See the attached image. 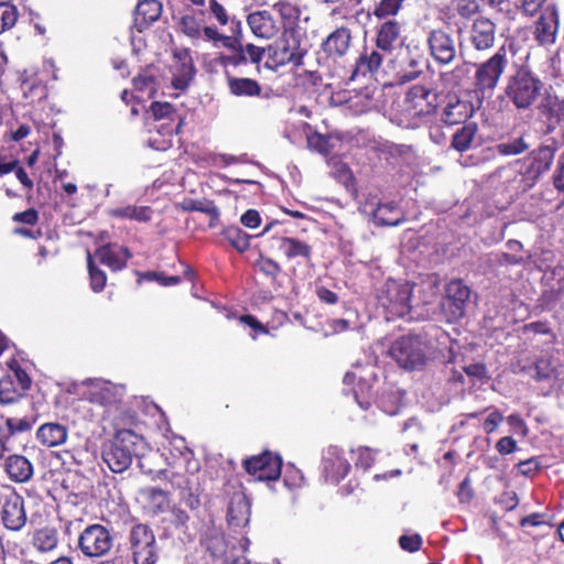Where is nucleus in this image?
I'll use <instances>...</instances> for the list:
<instances>
[{
	"label": "nucleus",
	"mask_w": 564,
	"mask_h": 564,
	"mask_svg": "<svg viewBox=\"0 0 564 564\" xmlns=\"http://www.w3.org/2000/svg\"><path fill=\"white\" fill-rule=\"evenodd\" d=\"M96 256L101 263L118 271L126 267L127 261L131 258V252L126 247L107 245L99 248Z\"/></svg>",
	"instance_id": "28"
},
{
	"label": "nucleus",
	"mask_w": 564,
	"mask_h": 564,
	"mask_svg": "<svg viewBox=\"0 0 564 564\" xmlns=\"http://www.w3.org/2000/svg\"><path fill=\"white\" fill-rule=\"evenodd\" d=\"M487 3L496 12L502 13L508 18H514L519 10L518 0H487Z\"/></svg>",
	"instance_id": "52"
},
{
	"label": "nucleus",
	"mask_w": 564,
	"mask_h": 564,
	"mask_svg": "<svg viewBox=\"0 0 564 564\" xmlns=\"http://www.w3.org/2000/svg\"><path fill=\"white\" fill-rule=\"evenodd\" d=\"M324 471L334 481H339L350 470L349 462L343 456V451L337 446L327 447L323 459Z\"/></svg>",
	"instance_id": "23"
},
{
	"label": "nucleus",
	"mask_w": 564,
	"mask_h": 564,
	"mask_svg": "<svg viewBox=\"0 0 564 564\" xmlns=\"http://www.w3.org/2000/svg\"><path fill=\"white\" fill-rule=\"evenodd\" d=\"M474 112L473 105L456 97L448 99L442 112V121L448 126L465 123Z\"/></svg>",
	"instance_id": "26"
},
{
	"label": "nucleus",
	"mask_w": 564,
	"mask_h": 564,
	"mask_svg": "<svg viewBox=\"0 0 564 564\" xmlns=\"http://www.w3.org/2000/svg\"><path fill=\"white\" fill-rule=\"evenodd\" d=\"M437 95L423 85H414L408 89L403 100L404 111L413 118H421L434 112Z\"/></svg>",
	"instance_id": "13"
},
{
	"label": "nucleus",
	"mask_w": 564,
	"mask_h": 564,
	"mask_svg": "<svg viewBox=\"0 0 564 564\" xmlns=\"http://www.w3.org/2000/svg\"><path fill=\"white\" fill-rule=\"evenodd\" d=\"M330 141V135H324L318 132H314L307 135L308 148L324 155L329 154L334 148Z\"/></svg>",
	"instance_id": "47"
},
{
	"label": "nucleus",
	"mask_w": 564,
	"mask_h": 564,
	"mask_svg": "<svg viewBox=\"0 0 564 564\" xmlns=\"http://www.w3.org/2000/svg\"><path fill=\"white\" fill-rule=\"evenodd\" d=\"M162 13V4L158 0L140 1L135 8L134 28L142 31L151 23L155 22Z\"/></svg>",
	"instance_id": "30"
},
{
	"label": "nucleus",
	"mask_w": 564,
	"mask_h": 564,
	"mask_svg": "<svg viewBox=\"0 0 564 564\" xmlns=\"http://www.w3.org/2000/svg\"><path fill=\"white\" fill-rule=\"evenodd\" d=\"M362 212L372 217L376 226H398L405 219L402 209L393 202L371 199L364 204Z\"/></svg>",
	"instance_id": "16"
},
{
	"label": "nucleus",
	"mask_w": 564,
	"mask_h": 564,
	"mask_svg": "<svg viewBox=\"0 0 564 564\" xmlns=\"http://www.w3.org/2000/svg\"><path fill=\"white\" fill-rule=\"evenodd\" d=\"M177 26L180 31L193 42L206 41V30L203 19L194 13H185L178 18Z\"/></svg>",
	"instance_id": "34"
},
{
	"label": "nucleus",
	"mask_w": 564,
	"mask_h": 564,
	"mask_svg": "<svg viewBox=\"0 0 564 564\" xmlns=\"http://www.w3.org/2000/svg\"><path fill=\"white\" fill-rule=\"evenodd\" d=\"M350 45L351 30L347 26H339L327 35L321 48L327 58L336 62L348 53Z\"/></svg>",
	"instance_id": "18"
},
{
	"label": "nucleus",
	"mask_w": 564,
	"mask_h": 564,
	"mask_svg": "<svg viewBox=\"0 0 564 564\" xmlns=\"http://www.w3.org/2000/svg\"><path fill=\"white\" fill-rule=\"evenodd\" d=\"M400 547L406 552H416L421 549L422 538L420 534L401 535L399 539Z\"/></svg>",
	"instance_id": "58"
},
{
	"label": "nucleus",
	"mask_w": 564,
	"mask_h": 564,
	"mask_svg": "<svg viewBox=\"0 0 564 564\" xmlns=\"http://www.w3.org/2000/svg\"><path fill=\"white\" fill-rule=\"evenodd\" d=\"M151 208L148 206L128 205L124 207L113 208L109 214L118 218L133 219L137 221H149L151 219Z\"/></svg>",
	"instance_id": "39"
},
{
	"label": "nucleus",
	"mask_w": 564,
	"mask_h": 564,
	"mask_svg": "<svg viewBox=\"0 0 564 564\" xmlns=\"http://www.w3.org/2000/svg\"><path fill=\"white\" fill-rule=\"evenodd\" d=\"M470 295V288L462 279H454L446 284L442 307L447 321L456 322L466 315Z\"/></svg>",
	"instance_id": "9"
},
{
	"label": "nucleus",
	"mask_w": 564,
	"mask_h": 564,
	"mask_svg": "<svg viewBox=\"0 0 564 564\" xmlns=\"http://www.w3.org/2000/svg\"><path fill=\"white\" fill-rule=\"evenodd\" d=\"M425 65V58L419 47H406V56L401 62L400 69L397 73L400 83H409L416 79Z\"/></svg>",
	"instance_id": "24"
},
{
	"label": "nucleus",
	"mask_w": 564,
	"mask_h": 564,
	"mask_svg": "<svg viewBox=\"0 0 564 564\" xmlns=\"http://www.w3.org/2000/svg\"><path fill=\"white\" fill-rule=\"evenodd\" d=\"M304 52L299 47L290 48L288 45L278 46L274 50L273 58L279 65L293 64L300 66L303 63Z\"/></svg>",
	"instance_id": "43"
},
{
	"label": "nucleus",
	"mask_w": 564,
	"mask_h": 564,
	"mask_svg": "<svg viewBox=\"0 0 564 564\" xmlns=\"http://www.w3.org/2000/svg\"><path fill=\"white\" fill-rule=\"evenodd\" d=\"M427 345L416 335L402 336L391 345L389 355L408 370L421 369L426 364Z\"/></svg>",
	"instance_id": "3"
},
{
	"label": "nucleus",
	"mask_w": 564,
	"mask_h": 564,
	"mask_svg": "<svg viewBox=\"0 0 564 564\" xmlns=\"http://www.w3.org/2000/svg\"><path fill=\"white\" fill-rule=\"evenodd\" d=\"M496 449L501 455L511 454L517 451V442L511 436H503L497 442Z\"/></svg>",
	"instance_id": "61"
},
{
	"label": "nucleus",
	"mask_w": 564,
	"mask_h": 564,
	"mask_svg": "<svg viewBox=\"0 0 564 564\" xmlns=\"http://www.w3.org/2000/svg\"><path fill=\"white\" fill-rule=\"evenodd\" d=\"M243 465L247 473L257 476L259 480H276L281 475L282 458L271 452H264L246 459Z\"/></svg>",
	"instance_id": "15"
},
{
	"label": "nucleus",
	"mask_w": 564,
	"mask_h": 564,
	"mask_svg": "<svg viewBox=\"0 0 564 564\" xmlns=\"http://www.w3.org/2000/svg\"><path fill=\"white\" fill-rule=\"evenodd\" d=\"M538 118L541 122V132L545 135L551 134L564 122V98L546 90L538 106Z\"/></svg>",
	"instance_id": "11"
},
{
	"label": "nucleus",
	"mask_w": 564,
	"mask_h": 564,
	"mask_svg": "<svg viewBox=\"0 0 564 564\" xmlns=\"http://www.w3.org/2000/svg\"><path fill=\"white\" fill-rule=\"evenodd\" d=\"M553 182L556 189L564 192V152L558 159V166L555 171Z\"/></svg>",
	"instance_id": "64"
},
{
	"label": "nucleus",
	"mask_w": 564,
	"mask_h": 564,
	"mask_svg": "<svg viewBox=\"0 0 564 564\" xmlns=\"http://www.w3.org/2000/svg\"><path fill=\"white\" fill-rule=\"evenodd\" d=\"M496 40L497 24L490 18L478 15L466 25L460 46L465 43L467 47L478 53H487L495 46Z\"/></svg>",
	"instance_id": "7"
},
{
	"label": "nucleus",
	"mask_w": 564,
	"mask_h": 564,
	"mask_svg": "<svg viewBox=\"0 0 564 564\" xmlns=\"http://www.w3.org/2000/svg\"><path fill=\"white\" fill-rule=\"evenodd\" d=\"M128 543L134 564H156L159 561L156 539L148 524H134L130 529Z\"/></svg>",
	"instance_id": "4"
},
{
	"label": "nucleus",
	"mask_w": 564,
	"mask_h": 564,
	"mask_svg": "<svg viewBox=\"0 0 564 564\" xmlns=\"http://www.w3.org/2000/svg\"><path fill=\"white\" fill-rule=\"evenodd\" d=\"M476 132L477 126L475 123L465 124L453 134L452 147L459 152L466 151L469 149Z\"/></svg>",
	"instance_id": "44"
},
{
	"label": "nucleus",
	"mask_w": 564,
	"mask_h": 564,
	"mask_svg": "<svg viewBox=\"0 0 564 564\" xmlns=\"http://www.w3.org/2000/svg\"><path fill=\"white\" fill-rule=\"evenodd\" d=\"M507 64V51L505 46H501L490 58L476 66L475 87L482 97H490L492 95L494 89L506 70Z\"/></svg>",
	"instance_id": "5"
},
{
	"label": "nucleus",
	"mask_w": 564,
	"mask_h": 564,
	"mask_svg": "<svg viewBox=\"0 0 564 564\" xmlns=\"http://www.w3.org/2000/svg\"><path fill=\"white\" fill-rule=\"evenodd\" d=\"M83 399L99 405H110L121 400L124 389L101 379H87L83 381Z\"/></svg>",
	"instance_id": "12"
},
{
	"label": "nucleus",
	"mask_w": 564,
	"mask_h": 564,
	"mask_svg": "<svg viewBox=\"0 0 564 564\" xmlns=\"http://www.w3.org/2000/svg\"><path fill=\"white\" fill-rule=\"evenodd\" d=\"M426 45L430 55L438 65H448L456 58L457 48L453 35L444 29H433L427 33Z\"/></svg>",
	"instance_id": "14"
},
{
	"label": "nucleus",
	"mask_w": 564,
	"mask_h": 564,
	"mask_svg": "<svg viewBox=\"0 0 564 564\" xmlns=\"http://www.w3.org/2000/svg\"><path fill=\"white\" fill-rule=\"evenodd\" d=\"M529 149L522 137L497 144L496 150L501 155H518Z\"/></svg>",
	"instance_id": "49"
},
{
	"label": "nucleus",
	"mask_w": 564,
	"mask_h": 564,
	"mask_svg": "<svg viewBox=\"0 0 564 564\" xmlns=\"http://www.w3.org/2000/svg\"><path fill=\"white\" fill-rule=\"evenodd\" d=\"M151 110L156 120L164 118H167L172 121L177 120L175 129L169 130L166 134H172L173 132L180 133L183 119L176 113L174 107L171 104L155 101L151 105Z\"/></svg>",
	"instance_id": "42"
},
{
	"label": "nucleus",
	"mask_w": 564,
	"mask_h": 564,
	"mask_svg": "<svg viewBox=\"0 0 564 564\" xmlns=\"http://www.w3.org/2000/svg\"><path fill=\"white\" fill-rule=\"evenodd\" d=\"M77 545L85 556L100 557L110 551L112 536L104 525L95 523L83 530Z\"/></svg>",
	"instance_id": "10"
},
{
	"label": "nucleus",
	"mask_w": 564,
	"mask_h": 564,
	"mask_svg": "<svg viewBox=\"0 0 564 564\" xmlns=\"http://www.w3.org/2000/svg\"><path fill=\"white\" fill-rule=\"evenodd\" d=\"M144 509L152 516L165 512L170 507L169 494L158 487H144L140 490Z\"/></svg>",
	"instance_id": "29"
},
{
	"label": "nucleus",
	"mask_w": 564,
	"mask_h": 564,
	"mask_svg": "<svg viewBox=\"0 0 564 564\" xmlns=\"http://www.w3.org/2000/svg\"><path fill=\"white\" fill-rule=\"evenodd\" d=\"M67 435L66 426L59 423H45L41 425L36 432L37 441L46 447L64 444L67 440Z\"/></svg>",
	"instance_id": "33"
},
{
	"label": "nucleus",
	"mask_w": 564,
	"mask_h": 564,
	"mask_svg": "<svg viewBox=\"0 0 564 564\" xmlns=\"http://www.w3.org/2000/svg\"><path fill=\"white\" fill-rule=\"evenodd\" d=\"M405 0H380L373 9V15L378 19L395 17Z\"/></svg>",
	"instance_id": "46"
},
{
	"label": "nucleus",
	"mask_w": 564,
	"mask_h": 564,
	"mask_svg": "<svg viewBox=\"0 0 564 564\" xmlns=\"http://www.w3.org/2000/svg\"><path fill=\"white\" fill-rule=\"evenodd\" d=\"M413 284L389 279L379 294L381 305L394 316L404 317L410 314Z\"/></svg>",
	"instance_id": "6"
},
{
	"label": "nucleus",
	"mask_w": 564,
	"mask_h": 564,
	"mask_svg": "<svg viewBox=\"0 0 564 564\" xmlns=\"http://www.w3.org/2000/svg\"><path fill=\"white\" fill-rule=\"evenodd\" d=\"M519 1V9L523 11L525 15L532 17L540 9H542V6L546 0H518Z\"/></svg>",
	"instance_id": "60"
},
{
	"label": "nucleus",
	"mask_w": 564,
	"mask_h": 564,
	"mask_svg": "<svg viewBox=\"0 0 564 564\" xmlns=\"http://www.w3.org/2000/svg\"><path fill=\"white\" fill-rule=\"evenodd\" d=\"M357 452L356 466L364 470L369 469L375 462L376 452L369 447H359Z\"/></svg>",
	"instance_id": "57"
},
{
	"label": "nucleus",
	"mask_w": 564,
	"mask_h": 564,
	"mask_svg": "<svg viewBox=\"0 0 564 564\" xmlns=\"http://www.w3.org/2000/svg\"><path fill=\"white\" fill-rule=\"evenodd\" d=\"M206 41L213 43L214 47L224 46L230 52H239L243 50L241 41L237 36L225 35L218 31L216 26H208L206 30Z\"/></svg>",
	"instance_id": "35"
},
{
	"label": "nucleus",
	"mask_w": 564,
	"mask_h": 564,
	"mask_svg": "<svg viewBox=\"0 0 564 564\" xmlns=\"http://www.w3.org/2000/svg\"><path fill=\"white\" fill-rule=\"evenodd\" d=\"M2 468L8 478L17 484L28 482L34 474L33 464L23 455H3Z\"/></svg>",
	"instance_id": "21"
},
{
	"label": "nucleus",
	"mask_w": 564,
	"mask_h": 564,
	"mask_svg": "<svg viewBox=\"0 0 564 564\" xmlns=\"http://www.w3.org/2000/svg\"><path fill=\"white\" fill-rule=\"evenodd\" d=\"M9 367L12 373L0 379V403L2 405L15 404L20 409L22 408L21 400L30 389L31 379L15 360H12Z\"/></svg>",
	"instance_id": "8"
},
{
	"label": "nucleus",
	"mask_w": 564,
	"mask_h": 564,
	"mask_svg": "<svg viewBox=\"0 0 564 564\" xmlns=\"http://www.w3.org/2000/svg\"><path fill=\"white\" fill-rule=\"evenodd\" d=\"M542 80L530 69L521 67L508 78L505 95L518 110H527L536 101Z\"/></svg>",
	"instance_id": "2"
},
{
	"label": "nucleus",
	"mask_w": 564,
	"mask_h": 564,
	"mask_svg": "<svg viewBox=\"0 0 564 564\" xmlns=\"http://www.w3.org/2000/svg\"><path fill=\"white\" fill-rule=\"evenodd\" d=\"M87 262H88V272H89V276H90V286L94 292H100L104 290V288L106 285V281H107L106 273L104 271H101L100 269H98L94 264L89 252L87 256Z\"/></svg>",
	"instance_id": "51"
},
{
	"label": "nucleus",
	"mask_w": 564,
	"mask_h": 564,
	"mask_svg": "<svg viewBox=\"0 0 564 564\" xmlns=\"http://www.w3.org/2000/svg\"><path fill=\"white\" fill-rule=\"evenodd\" d=\"M32 543L39 552H51L58 544L57 531L53 528L40 529L35 531Z\"/></svg>",
	"instance_id": "37"
},
{
	"label": "nucleus",
	"mask_w": 564,
	"mask_h": 564,
	"mask_svg": "<svg viewBox=\"0 0 564 564\" xmlns=\"http://www.w3.org/2000/svg\"><path fill=\"white\" fill-rule=\"evenodd\" d=\"M148 449L145 440L131 430H121L102 447L101 457L112 473L127 470L134 457Z\"/></svg>",
	"instance_id": "1"
},
{
	"label": "nucleus",
	"mask_w": 564,
	"mask_h": 564,
	"mask_svg": "<svg viewBox=\"0 0 564 564\" xmlns=\"http://www.w3.org/2000/svg\"><path fill=\"white\" fill-rule=\"evenodd\" d=\"M133 88L137 91L147 93L149 96H152L155 91V80L150 75H139L133 78Z\"/></svg>",
	"instance_id": "55"
},
{
	"label": "nucleus",
	"mask_w": 564,
	"mask_h": 564,
	"mask_svg": "<svg viewBox=\"0 0 564 564\" xmlns=\"http://www.w3.org/2000/svg\"><path fill=\"white\" fill-rule=\"evenodd\" d=\"M182 208L187 212H200L210 217V226L219 218V209L214 202L208 199H186L182 203Z\"/></svg>",
	"instance_id": "41"
},
{
	"label": "nucleus",
	"mask_w": 564,
	"mask_h": 564,
	"mask_svg": "<svg viewBox=\"0 0 564 564\" xmlns=\"http://www.w3.org/2000/svg\"><path fill=\"white\" fill-rule=\"evenodd\" d=\"M557 30V10L554 6H547L543 9L539 20L535 23L534 39L541 45H551L556 40Z\"/></svg>",
	"instance_id": "19"
},
{
	"label": "nucleus",
	"mask_w": 564,
	"mask_h": 564,
	"mask_svg": "<svg viewBox=\"0 0 564 564\" xmlns=\"http://www.w3.org/2000/svg\"><path fill=\"white\" fill-rule=\"evenodd\" d=\"M401 40V24L397 20H388L378 26L376 46L383 53H391Z\"/></svg>",
	"instance_id": "25"
},
{
	"label": "nucleus",
	"mask_w": 564,
	"mask_h": 564,
	"mask_svg": "<svg viewBox=\"0 0 564 564\" xmlns=\"http://www.w3.org/2000/svg\"><path fill=\"white\" fill-rule=\"evenodd\" d=\"M29 403L22 404V408H18L13 412L2 413L1 417L6 421V430L9 436H13L18 433L28 432L32 429L34 420L23 414V411L28 410Z\"/></svg>",
	"instance_id": "31"
},
{
	"label": "nucleus",
	"mask_w": 564,
	"mask_h": 564,
	"mask_svg": "<svg viewBox=\"0 0 564 564\" xmlns=\"http://www.w3.org/2000/svg\"><path fill=\"white\" fill-rule=\"evenodd\" d=\"M455 10L460 18L471 19L480 11V4L478 0H457Z\"/></svg>",
	"instance_id": "54"
},
{
	"label": "nucleus",
	"mask_w": 564,
	"mask_h": 564,
	"mask_svg": "<svg viewBox=\"0 0 564 564\" xmlns=\"http://www.w3.org/2000/svg\"><path fill=\"white\" fill-rule=\"evenodd\" d=\"M379 48L365 47L355 63L352 77L372 75L379 70L383 62V52Z\"/></svg>",
	"instance_id": "27"
},
{
	"label": "nucleus",
	"mask_w": 564,
	"mask_h": 564,
	"mask_svg": "<svg viewBox=\"0 0 564 564\" xmlns=\"http://www.w3.org/2000/svg\"><path fill=\"white\" fill-rule=\"evenodd\" d=\"M264 55V48L259 47L254 44L245 45L243 50H239V52H231L230 54H220L216 61L223 67L228 66H240L247 64L248 62L252 64H259Z\"/></svg>",
	"instance_id": "22"
},
{
	"label": "nucleus",
	"mask_w": 564,
	"mask_h": 564,
	"mask_svg": "<svg viewBox=\"0 0 564 564\" xmlns=\"http://www.w3.org/2000/svg\"><path fill=\"white\" fill-rule=\"evenodd\" d=\"M254 267L270 279L272 285L278 284V276L280 275L282 269L276 261L269 257L260 256V258L256 261Z\"/></svg>",
	"instance_id": "45"
},
{
	"label": "nucleus",
	"mask_w": 564,
	"mask_h": 564,
	"mask_svg": "<svg viewBox=\"0 0 564 564\" xmlns=\"http://www.w3.org/2000/svg\"><path fill=\"white\" fill-rule=\"evenodd\" d=\"M1 517L4 527L9 530L19 531L25 525L24 500L15 491L4 496Z\"/></svg>",
	"instance_id": "17"
},
{
	"label": "nucleus",
	"mask_w": 564,
	"mask_h": 564,
	"mask_svg": "<svg viewBox=\"0 0 564 564\" xmlns=\"http://www.w3.org/2000/svg\"><path fill=\"white\" fill-rule=\"evenodd\" d=\"M505 417L502 413L495 410L489 413L482 424V429L487 434H491L503 422Z\"/></svg>",
	"instance_id": "59"
},
{
	"label": "nucleus",
	"mask_w": 564,
	"mask_h": 564,
	"mask_svg": "<svg viewBox=\"0 0 564 564\" xmlns=\"http://www.w3.org/2000/svg\"><path fill=\"white\" fill-rule=\"evenodd\" d=\"M208 12L210 17L221 26L230 22V15L227 9L218 0L208 1Z\"/></svg>",
	"instance_id": "53"
},
{
	"label": "nucleus",
	"mask_w": 564,
	"mask_h": 564,
	"mask_svg": "<svg viewBox=\"0 0 564 564\" xmlns=\"http://www.w3.org/2000/svg\"><path fill=\"white\" fill-rule=\"evenodd\" d=\"M240 220L248 228H257L261 223V217L257 210L249 209L241 216Z\"/></svg>",
	"instance_id": "63"
},
{
	"label": "nucleus",
	"mask_w": 564,
	"mask_h": 564,
	"mask_svg": "<svg viewBox=\"0 0 564 564\" xmlns=\"http://www.w3.org/2000/svg\"><path fill=\"white\" fill-rule=\"evenodd\" d=\"M18 20L17 8L12 4L1 2L0 3V32H4L14 26Z\"/></svg>",
	"instance_id": "50"
},
{
	"label": "nucleus",
	"mask_w": 564,
	"mask_h": 564,
	"mask_svg": "<svg viewBox=\"0 0 564 564\" xmlns=\"http://www.w3.org/2000/svg\"><path fill=\"white\" fill-rule=\"evenodd\" d=\"M557 149L558 147L555 141H552L551 144L540 147L536 151L533 152L532 169L536 173H543L547 171L553 163Z\"/></svg>",
	"instance_id": "36"
},
{
	"label": "nucleus",
	"mask_w": 564,
	"mask_h": 564,
	"mask_svg": "<svg viewBox=\"0 0 564 564\" xmlns=\"http://www.w3.org/2000/svg\"><path fill=\"white\" fill-rule=\"evenodd\" d=\"M225 235L230 245L239 252L246 251L250 246V237L238 227L228 228Z\"/></svg>",
	"instance_id": "48"
},
{
	"label": "nucleus",
	"mask_w": 564,
	"mask_h": 564,
	"mask_svg": "<svg viewBox=\"0 0 564 564\" xmlns=\"http://www.w3.org/2000/svg\"><path fill=\"white\" fill-rule=\"evenodd\" d=\"M279 249L289 258H310L311 247L297 239L284 237L280 239Z\"/></svg>",
	"instance_id": "40"
},
{
	"label": "nucleus",
	"mask_w": 564,
	"mask_h": 564,
	"mask_svg": "<svg viewBox=\"0 0 564 564\" xmlns=\"http://www.w3.org/2000/svg\"><path fill=\"white\" fill-rule=\"evenodd\" d=\"M172 514H173V523L176 528L182 529L184 531L188 529L187 524L189 521V516L187 514L186 511H184L181 508H174L172 510Z\"/></svg>",
	"instance_id": "62"
},
{
	"label": "nucleus",
	"mask_w": 564,
	"mask_h": 564,
	"mask_svg": "<svg viewBox=\"0 0 564 564\" xmlns=\"http://www.w3.org/2000/svg\"><path fill=\"white\" fill-rule=\"evenodd\" d=\"M507 248L510 253H503L505 262L509 264H520L524 261L525 258L522 254H518V252L522 250L521 242L517 240H509L507 242Z\"/></svg>",
	"instance_id": "56"
},
{
	"label": "nucleus",
	"mask_w": 564,
	"mask_h": 564,
	"mask_svg": "<svg viewBox=\"0 0 564 564\" xmlns=\"http://www.w3.org/2000/svg\"><path fill=\"white\" fill-rule=\"evenodd\" d=\"M532 377L538 381L556 379L560 375L558 362L551 357H541L534 362Z\"/></svg>",
	"instance_id": "38"
},
{
	"label": "nucleus",
	"mask_w": 564,
	"mask_h": 564,
	"mask_svg": "<svg viewBox=\"0 0 564 564\" xmlns=\"http://www.w3.org/2000/svg\"><path fill=\"white\" fill-rule=\"evenodd\" d=\"M247 24L252 34L262 40L275 37L280 31L278 21L268 10H258L247 15Z\"/></svg>",
	"instance_id": "20"
},
{
	"label": "nucleus",
	"mask_w": 564,
	"mask_h": 564,
	"mask_svg": "<svg viewBox=\"0 0 564 564\" xmlns=\"http://www.w3.org/2000/svg\"><path fill=\"white\" fill-rule=\"evenodd\" d=\"M228 90L236 97H259L262 87L256 79L247 77H236L226 73Z\"/></svg>",
	"instance_id": "32"
}]
</instances>
